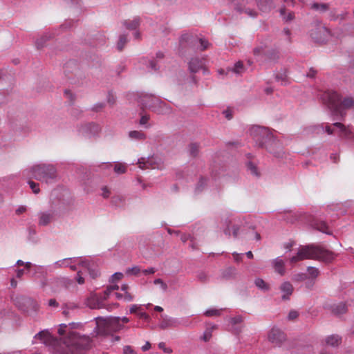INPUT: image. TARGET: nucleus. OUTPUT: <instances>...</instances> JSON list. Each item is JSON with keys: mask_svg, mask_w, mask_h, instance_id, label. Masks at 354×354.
<instances>
[{"mask_svg": "<svg viewBox=\"0 0 354 354\" xmlns=\"http://www.w3.org/2000/svg\"><path fill=\"white\" fill-rule=\"evenodd\" d=\"M243 317L241 315H238V316L231 318L230 323L232 325H236L239 323H241L243 322Z\"/></svg>", "mask_w": 354, "mask_h": 354, "instance_id": "obj_56", "label": "nucleus"}, {"mask_svg": "<svg viewBox=\"0 0 354 354\" xmlns=\"http://www.w3.org/2000/svg\"><path fill=\"white\" fill-rule=\"evenodd\" d=\"M315 283V279H308L306 283H305V286L306 288H308V290H312L314 285Z\"/></svg>", "mask_w": 354, "mask_h": 354, "instance_id": "obj_63", "label": "nucleus"}, {"mask_svg": "<svg viewBox=\"0 0 354 354\" xmlns=\"http://www.w3.org/2000/svg\"><path fill=\"white\" fill-rule=\"evenodd\" d=\"M329 309L334 315L339 316L347 313L348 305L346 302L342 301L337 304H331L329 306Z\"/></svg>", "mask_w": 354, "mask_h": 354, "instance_id": "obj_13", "label": "nucleus"}, {"mask_svg": "<svg viewBox=\"0 0 354 354\" xmlns=\"http://www.w3.org/2000/svg\"><path fill=\"white\" fill-rule=\"evenodd\" d=\"M336 257L337 254L333 252L312 244L301 246L297 255L290 259V262L294 263L304 259H317L329 263Z\"/></svg>", "mask_w": 354, "mask_h": 354, "instance_id": "obj_3", "label": "nucleus"}, {"mask_svg": "<svg viewBox=\"0 0 354 354\" xmlns=\"http://www.w3.org/2000/svg\"><path fill=\"white\" fill-rule=\"evenodd\" d=\"M79 265L86 268L92 278L95 279L99 275L98 269L94 265L93 262L88 259L81 260Z\"/></svg>", "mask_w": 354, "mask_h": 354, "instance_id": "obj_12", "label": "nucleus"}, {"mask_svg": "<svg viewBox=\"0 0 354 354\" xmlns=\"http://www.w3.org/2000/svg\"><path fill=\"white\" fill-rule=\"evenodd\" d=\"M203 61L198 57L192 58L189 62V70L192 73H197L200 69L203 68Z\"/></svg>", "mask_w": 354, "mask_h": 354, "instance_id": "obj_18", "label": "nucleus"}, {"mask_svg": "<svg viewBox=\"0 0 354 354\" xmlns=\"http://www.w3.org/2000/svg\"><path fill=\"white\" fill-rule=\"evenodd\" d=\"M53 37L52 34L50 33H46L44 35H42L40 38L37 39L35 42V46L37 49L42 48L44 46L46 42L51 39Z\"/></svg>", "mask_w": 354, "mask_h": 354, "instance_id": "obj_27", "label": "nucleus"}, {"mask_svg": "<svg viewBox=\"0 0 354 354\" xmlns=\"http://www.w3.org/2000/svg\"><path fill=\"white\" fill-rule=\"evenodd\" d=\"M268 339L274 345L280 346L286 339V335L279 329L273 328L268 334Z\"/></svg>", "mask_w": 354, "mask_h": 354, "instance_id": "obj_10", "label": "nucleus"}, {"mask_svg": "<svg viewBox=\"0 0 354 354\" xmlns=\"http://www.w3.org/2000/svg\"><path fill=\"white\" fill-rule=\"evenodd\" d=\"M140 272V269L138 266H134L131 268H129L127 270L128 274H132L133 275H137Z\"/></svg>", "mask_w": 354, "mask_h": 354, "instance_id": "obj_57", "label": "nucleus"}, {"mask_svg": "<svg viewBox=\"0 0 354 354\" xmlns=\"http://www.w3.org/2000/svg\"><path fill=\"white\" fill-rule=\"evenodd\" d=\"M150 117L149 115L145 114L141 116L139 124L142 126H145L146 128L149 127V125H147Z\"/></svg>", "mask_w": 354, "mask_h": 354, "instance_id": "obj_51", "label": "nucleus"}, {"mask_svg": "<svg viewBox=\"0 0 354 354\" xmlns=\"http://www.w3.org/2000/svg\"><path fill=\"white\" fill-rule=\"evenodd\" d=\"M236 274V268L234 267H228L226 269L222 270L221 279L224 280L232 279Z\"/></svg>", "mask_w": 354, "mask_h": 354, "instance_id": "obj_23", "label": "nucleus"}, {"mask_svg": "<svg viewBox=\"0 0 354 354\" xmlns=\"http://www.w3.org/2000/svg\"><path fill=\"white\" fill-rule=\"evenodd\" d=\"M100 130V128L99 125L93 122L82 124L79 128L80 133L88 138L97 135Z\"/></svg>", "mask_w": 354, "mask_h": 354, "instance_id": "obj_9", "label": "nucleus"}, {"mask_svg": "<svg viewBox=\"0 0 354 354\" xmlns=\"http://www.w3.org/2000/svg\"><path fill=\"white\" fill-rule=\"evenodd\" d=\"M59 326L57 333L62 342L54 348V354H82L89 348L90 337L88 335H80L73 330L82 328V323L61 324Z\"/></svg>", "mask_w": 354, "mask_h": 354, "instance_id": "obj_1", "label": "nucleus"}, {"mask_svg": "<svg viewBox=\"0 0 354 354\" xmlns=\"http://www.w3.org/2000/svg\"><path fill=\"white\" fill-rule=\"evenodd\" d=\"M254 284L259 289L264 292L270 290V285L261 278H257L254 280Z\"/></svg>", "mask_w": 354, "mask_h": 354, "instance_id": "obj_30", "label": "nucleus"}, {"mask_svg": "<svg viewBox=\"0 0 354 354\" xmlns=\"http://www.w3.org/2000/svg\"><path fill=\"white\" fill-rule=\"evenodd\" d=\"M154 284H159L161 286V288L166 290L167 289V285L161 279H156L153 281Z\"/></svg>", "mask_w": 354, "mask_h": 354, "instance_id": "obj_61", "label": "nucleus"}, {"mask_svg": "<svg viewBox=\"0 0 354 354\" xmlns=\"http://www.w3.org/2000/svg\"><path fill=\"white\" fill-rule=\"evenodd\" d=\"M185 44H187L192 48H195L198 44V37L189 33L183 34L179 39L180 48H183Z\"/></svg>", "mask_w": 354, "mask_h": 354, "instance_id": "obj_11", "label": "nucleus"}, {"mask_svg": "<svg viewBox=\"0 0 354 354\" xmlns=\"http://www.w3.org/2000/svg\"><path fill=\"white\" fill-rule=\"evenodd\" d=\"M96 305L91 306L92 309H100L106 307V304L104 301H102V300L95 299Z\"/></svg>", "mask_w": 354, "mask_h": 354, "instance_id": "obj_55", "label": "nucleus"}, {"mask_svg": "<svg viewBox=\"0 0 354 354\" xmlns=\"http://www.w3.org/2000/svg\"><path fill=\"white\" fill-rule=\"evenodd\" d=\"M257 6L260 10L267 12L273 8L274 3L272 0H257Z\"/></svg>", "mask_w": 354, "mask_h": 354, "instance_id": "obj_20", "label": "nucleus"}, {"mask_svg": "<svg viewBox=\"0 0 354 354\" xmlns=\"http://www.w3.org/2000/svg\"><path fill=\"white\" fill-rule=\"evenodd\" d=\"M325 341L326 345L332 347H337L342 342V337L338 335H331L328 336Z\"/></svg>", "mask_w": 354, "mask_h": 354, "instance_id": "obj_25", "label": "nucleus"}, {"mask_svg": "<svg viewBox=\"0 0 354 354\" xmlns=\"http://www.w3.org/2000/svg\"><path fill=\"white\" fill-rule=\"evenodd\" d=\"M15 304L20 310L27 314L37 313L39 308V304L35 299L27 296L17 297L15 299Z\"/></svg>", "mask_w": 354, "mask_h": 354, "instance_id": "obj_7", "label": "nucleus"}, {"mask_svg": "<svg viewBox=\"0 0 354 354\" xmlns=\"http://www.w3.org/2000/svg\"><path fill=\"white\" fill-rule=\"evenodd\" d=\"M138 164L139 165V167L142 169H148V168H155L154 165L156 162L153 157L150 158H140L138 160Z\"/></svg>", "mask_w": 354, "mask_h": 354, "instance_id": "obj_19", "label": "nucleus"}, {"mask_svg": "<svg viewBox=\"0 0 354 354\" xmlns=\"http://www.w3.org/2000/svg\"><path fill=\"white\" fill-rule=\"evenodd\" d=\"M53 218V214L50 213H41L39 217V224L40 225H47L50 223Z\"/></svg>", "mask_w": 354, "mask_h": 354, "instance_id": "obj_29", "label": "nucleus"}, {"mask_svg": "<svg viewBox=\"0 0 354 354\" xmlns=\"http://www.w3.org/2000/svg\"><path fill=\"white\" fill-rule=\"evenodd\" d=\"M198 44H200V50L203 51L208 48L209 43L205 39L198 38Z\"/></svg>", "mask_w": 354, "mask_h": 354, "instance_id": "obj_47", "label": "nucleus"}, {"mask_svg": "<svg viewBox=\"0 0 354 354\" xmlns=\"http://www.w3.org/2000/svg\"><path fill=\"white\" fill-rule=\"evenodd\" d=\"M131 139L136 140H143L146 138L145 134L141 131H131L129 133Z\"/></svg>", "mask_w": 354, "mask_h": 354, "instance_id": "obj_32", "label": "nucleus"}, {"mask_svg": "<svg viewBox=\"0 0 354 354\" xmlns=\"http://www.w3.org/2000/svg\"><path fill=\"white\" fill-rule=\"evenodd\" d=\"M284 261L279 257L272 261V266L276 272L283 276L285 274Z\"/></svg>", "mask_w": 354, "mask_h": 354, "instance_id": "obj_21", "label": "nucleus"}, {"mask_svg": "<svg viewBox=\"0 0 354 354\" xmlns=\"http://www.w3.org/2000/svg\"><path fill=\"white\" fill-rule=\"evenodd\" d=\"M307 271L308 272V274L310 276V277L313 279H315V278H317L319 274V269L315 268V267H312V266H308L307 268Z\"/></svg>", "mask_w": 354, "mask_h": 354, "instance_id": "obj_41", "label": "nucleus"}, {"mask_svg": "<svg viewBox=\"0 0 354 354\" xmlns=\"http://www.w3.org/2000/svg\"><path fill=\"white\" fill-rule=\"evenodd\" d=\"M123 354H136V353L131 346H124L123 348Z\"/></svg>", "mask_w": 354, "mask_h": 354, "instance_id": "obj_58", "label": "nucleus"}, {"mask_svg": "<svg viewBox=\"0 0 354 354\" xmlns=\"http://www.w3.org/2000/svg\"><path fill=\"white\" fill-rule=\"evenodd\" d=\"M79 71V66L75 60H69L64 66V73L68 78H71V74H76Z\"/></svg>", "mask_w": 354, "mask_h": 354, "instance_id": "obj_15", "label": "nucleus"}, {"mask_svg": "<svg viewBox=\"0 0 354 354\" xmlns=\"http://www.w3.org/2000/svg\"><path fill=\"white\" fill-rule=\"evenodd\" d=\"M299 315V313L296 310H290L288 313V318L290 320H293L296 319Z\"/></svg>", "mask_w": 354, "mask_h": 354, "instance_id": "obj_64", "label": "nucleus"}, {"mask_svg": "<svg viewBox=\"0 0 354 354\" xmlns=\"http://www.w3.org/2000/svg\"><path fill=\"white\" fill-rule=\"evenodd\" d=\"M162 106L161 109V115H167L170 114L172 112V108L165 102L160 100V103H159Z\"/></svg>", "mask_w": 354, "mask_h": 354, "instance_id": "obj_38", "label": "nucleus"}, {"mask_svg": "<svg viewBox=\"0 0 354 354\" xmlns=\"http://www.w3.org/2000/svg\"><path fill=\"white\" fill-rule=\"evenodd\" d=\"M221 309H209L205 312L204 315L207 317H216L221 315Z\"/></svg>", "mask_w": 354, "mask_h": 354, "instance_id": "obj_44", "label": "nucleus"}, {"mask_svg": "<svg viewBox=\"0 0 354 354\" xmlns=\"http://www.w3.org/2000/svg\"><path fill=\"white\" fill-rule=\"evenodd\" d=\"M113 170L118 174H122L126 173L127 167L124 165L118 162V163L115 164Z\"/></svg>", "mask_w": 354, "mask_h": 354, "instance_id": "obj_39", "label": "nucleus"}, {"mask_svg": "<svg viewBox=\"0 0 354 354\" xmlns=\"http://www.w3.org/2000/svg\"><path fill=\"white\" fill-rule=\"evenodd\" d=\"M279 290L282 292V300L286 301L290 299V297L293 292L294 288L289 281H284L281 284Z\"/></svg>", "mask_w": 354, "mask_h": 354, "instance_id": "obj_14", "label": "nucleus"}, {"mask_svg": "<svg viewBox=\"0 0 354 354\" xmlns=\"http://www.w3.org/2000/svg\"><path fill=\"white\" fill-rule=\"evenodd\" d=\"M48 335L47 332L45 331H39L35 336V338L43 340L46 339V335Z\"/></svg>", "mask_w": 354, "mask_h": 354, "instance_id": "obj_62", "label": "nucleus"}, {"mask_svg": "<svg viewBox=\"0 0 354 354\" xmlns=\"http://www.w3.org/2000/svg\"><path fill=\"white\" fill-rule=\"evenodd\" d=\"M28 183L29 184L30 187L32 190L33 193L38 194L39 192L40 189L39 188L38 183H35L34 181L32 180H28Z\"/></svg>", "mask_w": 354, "mask_h": 354, "instance_id": "obj_50", "label": "nucleus"}, {"mask_svg": "<svg viewBox=\"0 0 354 354\" xmlns=\"http://www.w3.org/2000/svg\"><path fill=\"white\" fill-rule=\"evenodd\" d=\"M62 306L70 311L74 310L78 308V306L73 302L65 303Z\"/></svg>", "mask_w": 354, "mask_h": 354, "instance_id": "obj_53", "label": "nucleus"}, {"mask_svg": "<svg viewBox=\"0 0 354 354\" xmlns=\"http://www.w3.org/2000/svg\"><path fill=\"white\" fill-rule=\"evenodd\" d=\"M178 325V322L176 319L169 317L167 315H161V321L159 324V327L161 329H166L170 327H176Z\"/></svg>", "mask_w": 354, "mask_h": 354, "instance_id": "obj_17", "label": "nucleus"}, {"mask_svg": "<svg viewBox=\"0 0 354 354\" xmlns=\"http://www.w3.org/2000/svg\"><path fill=\"white\" fill-rule=\"evenodd\" d=\"M319 32L323 35L324 37H318L315 35V32L312 30L310 35L313 39H314L317 42H324L326 38L329 35V30L325 27H320L317 28Z\"/></svg>", "mask_w": 354, "mask_h": 354, "instance_id": "obj_22", "label": "nucleus"}, {"mask_svg": "<svg viewBox=\"0 0 354 354\" xmlns=\"http://www.w3.org/2000/svg\"><path fill=\"white\" fill-rule=\"evenodd\" d=\"M205 185H206V179L204 178L203 177H201L196 186L195 192L196 194L201 192L203 191V189H204V187H205Z\"/></svg>", "mask_w": 354, "mask_h": 354, "instance_id": "obj_40", "label": "nucleus"}, {"mask_svg": "<svg viewBox=\"0 0 354 354\" xmlns=\"http://www.w3.org/2000/svg\"><path fill=\"white\" fill-rule=\"evenodd\" d=\"M236 10L238 12H239L240 13L245 12L247 15H248L249 16L252 17H254L257 16V12L250 8H242L240 7H236Z\"/></svg>", "mask_w": 354, "mask_h": 354, "instance_id": "obj_42", "label": "nucleus"}, {"mask_svg": "<svg viewBox=\"0 0 354 354\" xmlns=\"http://www.w3.org/2000/svg\"><path fill=\"white\" fill-rule=\"evenodd\" d=\"M189 154L192 157H196L199 152V145L197 143H191L189 145Z\"/></svg>", "mask_w": 354, "mask_h": 354, "instance_id": "obj_35", "label": "nucleus"}, {"mask_svg": "<svg viewBox=\"0 0 354 354\" xmlns=\"http://www.w3.org/2000/svg\"><path fill=\"white\" fill-rule=\"evenodd\" d=\"M95 319L94 333L96 335H107L122 330L124 326L120 323V317L103 318L97 317Z\"/></svg>", "mask_w": 354, "mask_h": 354, "instance_id": "obj_5", "label": "nucleus"}, {"mask_svg": "<svg viewBox=\"0 0 354 354\" xmlns=\"http://www.w3.org/2000/svg\"><path fill=\"white\" fill-rule=\"evenodd\" d=\"M123 277V274L122 272H115L111 276V282H115L121 279Z\"/></svg>", "mask_w": 354, "mask_h": 354, "instance_id": "obj_60", "label": "nucleus"}, {"mask_svg": "<svg viewBox=\"0 0 354 354\" xmlns=\"http://www.w3.org/2000/svg\"><path fill=\"white\" fill-rule=\"evenodd\" d=\"M127 42V35H121L117 44V48L119 51H122Z\"/></svg>", "mask_w": 354, "mask_h": 354, "instance_id": "obj_36", "label": "nucleus"}, {"mask_svg": "<svg viewBox=\"0 0 354 354\" xmlns=\"http://www.w3.org/2000/svg\"><path fill=\"white\" fill-rule=\"evenodd\" d=\"M28 175L37 180L48 183L57 178V169L51 164H37L28 170Z\"/></svg>", "mask_w": 354, "mask_h": 354, "instance_id": "obj_6", "label": "nucleus"}, {"mask_svg": "<svg viewBox=\"0 0 354 354\" xmlns=\"http://www.w3.org/2000/svg\"><path fill=\"white\" fill-rule=\"evenodd\" d=\"M268 58L272 62L277 61L279 58V52L275 50H271L268 54Z\"/></svg>", "mask_w": 354, "mask_h": 354, "instance_id": "obj_46", "label": "nucleus"}, {"mask_svg": "<svg viewBox=\"0 0 354 354\" xmlns=\"http://www.w3.org/2000/svg\"><path fill=\"white\" fill-rule=\"evenodd\" d=\"M197 279L198 281H200L202 283H206L208 281V276L207 274L204 272H199L197 274Z\"/></svg>", "mask_w": 354, "mask_h": 354, "instance_id": "obj_49", "label": "nucleus"}, {"mask_svg": "<svg viewBox=\"0 0 354 354\" xmlns=\"http://www.w3.org/2000/svg\"><path fill=\"white\" fill-rule=\"evenodd\" d=\"M216 326L213 325L212 326V328H207L203 333V337H201V339H203L204 342H208L210 338L212 337V330L215 328Z\"/></svg>", "mask_w": 354, "mask_h": 354, "instance_id": "obj_45", "label": "nucleus"}, {"mask_svg": "<svg viewBox=\"0 0 354 354\" xmlns=\"http://www.w3.org/2000/svg\"><path fill=\"white\" fill-rule=\"evenodd\" d=\"M313 347L311 346H303L297 348L292 354H311Z\"/></svg>", "mask_w": 354, "mask_h": 354, "instance_id": "obj_33", "label": "nucleus"}, {"mask_svg": "<svg viewBox=\"0 0 354 354\" xmlns=\"http://www.w3.org/2000/svg\"><path fill=\"white\" fill-rule=\"evenodd\" d=\"M250 134L258 147L266 149L277 158L283 157L284 152L281 144L279 140L274 138L268 129L260 126H254L250 129Z\"/></svg>", "mask_w": 354, "mask_h": 354, "instance_id": "obj_2", "label": "nucleus"}, {"mask_svg": "<svg viewBox=\"0 0 354 354\" xmlns=\"http://www.w3.org/2000/svg\"><path fill=\"white\" fill-rule=\"evenodd\" d=\"M140 24V17H136L132 21H124L123 25L129 30H136Z\"/></svg>", "mask_w": 354, "mask_h": 354, "instance_id": "obj_26", "label": "nucleus"}, {"mask_svg": "<svg viewBox=\"0 0 354 354\" xmlns=\"http://www.w3.org/2000/svg\"><path fill=\"white\" fill-rule=\"evenodd\" d=\"M333 126L339 129V136L344 138H349L351 135V131L348 129V128L346 127L341 122H335L333 124Z\"/></svg>", "mask_w": 354, "mask_h": 354, "instance_id": "obj_24", "label": "nucleus"}, {"mask_svg": "<svg viewBox=\"0 0 354 354\" xmlns=\"http://www.w3.org/2000/svg\"><path fill=\"white\" fill-rule=\"evenodd\" d=\"M158 347H159V348L162 349V351L165 353H171L173 352V351H172V349L171 348H166L165 347V344L164 342H160L158 344Z\"/></svg>", "mask_w": 354, "mask_h": 354, "instance_id": "obj_59", "label": "nucleus"}, {"mask_svg": "<svg viewBox=\"0 0 354 354\" xmlns=\"http://www.w3.org/2000/svg\"><path fill=\"white\" fill-rule=\"evenodd\" d=\"M311 8L321 12H324L328 10L329 6L328 3H314L311 5Z\"/></svg>", "mask_w": 354, "mask_h": 354, "instance_id": "obj_34", "label": "nucleus"}, {"mask_svg": "<svg viewBox=\"0 0 354 354\" xmlns=\"http://www.w3.org/2000/svg\"><path fill=\"white\" fill-rule=\"evenodd\" d=\"M247 170L250 174L256 177L260 176V172L259 171L257 166L252 161H248L246 163Z\"/></svg>", "mask_w": 354, "mask_h": 354, "instance_id": "obj_28", "label": "nucleus"}, {"mask_svg": "<svg viewBox=\"0 0 354 354\" xmlns=\"http://www.w3.org/2000/svg\"><path fill=\"white\" fill-rule=\"evenodd\" d=\"M275 79L277 82H281V84H287V75L286 70L276 74Z\"/></svg>", "mask_w": 354, "mask_h": 354, "instance_id": "obj_37", "label": "nucleus"}, {"mask_svg": "<svg viewBox=\"0 0 354 354\" xmlns=\"http://www.w3.org/2000/svg\"><path fill=\"white\" fill-rule=\"evenodd\" d=\"M105 106V103L98 102L93 105L91 110L95 112L100 111Z\"/></svg>", "mask_w": 354, "mask_h": 354, "instance_id": "obj_54", "label": "nucleus"}, {"mask_svg": "<svg viewBox=\"0 0 354 354\" xmlns=\"http://www.w3.org/2000/svg\"><path fill=\"white\" fill-rule=\"evenodd\" d=\"M138 102L141 106L142 111L145 109L152 110L156 104L160 103V98L153 94L149 93H142L138 98Z\"/></svg>", "mask_w": 354, "mask_h": 354, "instance_id": "obj_8", "label": "nucleus"}, {"mask_svg": "<svg viewBox=\"0 0 354 354\" xmlns=\"http://www.w3.org/2000/svg\"><path fill=\"white\" fill-rule=\"evenodd\" d=\"M233 72L236 74H241L244 71L243 64L241 61L237 62L234 66Z\"/></svg>", "mask_w": 354, "mask_h": 354, "instance_id": "obj_43", "label": "nucleus"}, {"mask_svg": "<svg viewBox=\"0 0 354 354\" xmlns=\"http://www.w3.org/2000/svg\"><path fill=\"white\" fill-rule=\"evenodd\" d=\"M279 12L280 15L283 17V19L286 22H290L295 19V14L293 12H290L287 15H286V9L285 7L281 8L279 10Z\"/></svg>", "mask_w": 354, "mask_h": 354, "instance_id": "obj_31", "label": "nucleus"}, {"mask_svg": "<svg viewBox=\"0 0 354 354\" xmlns=\"http://www.w3.org/2000/svg\"><path fill=\"white\" fill-rule=\"evenodd\" d=\"M123 198L120 196H114L111 199L112 204L115 206H120L123 203Z\"/></svg>", "mask_w": 354, "mask_h": 354, "instance_id": "obj_52", "label": "nucleus"}, {"mask_svg": "<svg viewBox=\"0 0 354 354\" xmlns=\"http://www.w3.org/2000/svg\"><path fill=\"white\" fill-rule=\"evenodd\" d=\"M292 279L295 281H303L308 279V275L305 273H298L293 276Z\"/></svg>", "mask_w": 354, "mask_h": 354, "instance_id": "obj_48", "label": "nucleus"}, {"mask_svg": "<svg viewBox=\"0 0 354 354\" xmlns=\"http://www.w3.org/2000/svg\"><path fill=\"white\" fill-rule=\"evenodd\" d=\"M323 103L330 111L331 115L337 116L339 119H343L346 115L344 109H350L354 106V100L352 97H345L341 102L339 95L333 91L324 92L322 95Z\"/></svg>", "mask_w": 354, "mask_h": 354, "instance_id": "obj_4", "label": "nucleus"}, {"mask_svg": "<svg viewBox=\"0 0 354 354\" xmlns=\"http://www.w3.org/2000/svg\"><path fill=\"white\" fill-rule=\"evenodd\" d=\"M312 226L322 233L329 235L332 234V232L328 230V226L324 221L315 218L312 221Z\"/></svg>", "mask_w": 354, "mask_h": 354, "instance_id": "obj_16", "label": "nucleus"}]
</instances>
